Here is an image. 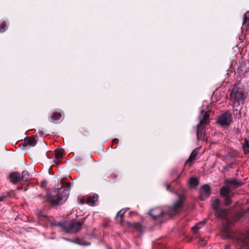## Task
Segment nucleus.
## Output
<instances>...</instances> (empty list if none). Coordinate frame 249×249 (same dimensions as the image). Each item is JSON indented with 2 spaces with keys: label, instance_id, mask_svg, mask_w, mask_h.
<instances>
[{
  "label": "nucleus",
  "instance_id": "obj_1",
  "mask_svg": "<svg viewBox=\"0 0 249 249\" xmlns=\"http://www.w3.org/2000/svg\"><path fill=\"white\" fill-rule=\"evenodd\" d=\"M183 205V197L181 196H179L178 199L174 203L173 205L168 207L166 213L161 208L156 207L151 209L149 211V214L154 220L161 224L169 216H174L179 213L182 209Z\"/></svg>",
  "mask_w": 249,
  "mask_h": 249
},
{
  "label": "nucleus",
  "instance_id": "obj_2",
  "mask_svg": "<svg viewBox=\"0 0 249 249\" xmlns=\"http://www.w3.org/2000/svg\"><path fill=\"white\" fill-rule=\"evenodd\" d=\"M69 192V189L61 188L48 190L43 201L49 203L52 206L60 205L68 198Z\"/></svg>",
  "mask_w": 249,
  "mask_h": 249
},
{
  "label": "nucleus",
  "instance_id": "obj_3",
  "mask_svg": "<svg viewBox=\"0 0 249 249\" xmlns=\"http://www.w3.org/2000/svg\"><path fill=\"white\" fill-rule=\"evenodd\" d=\"M85 220V218L78 221L71 220L63 223H59L58 225L60 226L63 231L67 233H75L80 231Z\"/></svg>",
  "mask_w": 249,
  "mask_h": 249
},
{
  "label": "nucleus",
  "instance_id": "obj_4",
  "mask_svg": "<svg viewBox=\"0 0 249 249\" xmlns=\"http://www.w3.org/2000/svg\"><path fill=\"white\" fill-rule=\"evenodd\" d=\"M210 112L205 111L204 110L201 111V114L199 116V123L197 124L196 135L198 140H204L205 134L203 133V125H207L210 122Z\"/></svg>",
  "mask_w": 249,
  "mask_h": 249
},
{
  "label": "nucleus",
  "instance_id": "obj_5",
  "mask_svg": "<svg viewBox=\"0 0 249 249\" xmlns=\"http://www.w3.org/2000/svg\"><path fill=\"white\" fill-rule=\"evenodd\" d=\"M231 101L234 106H238L244 100V94L242 90L233 88L231 92Z\"/></svg>",
  "mask_w": 249,
  "mask_h": 249
},
{
  "label": "nucleus",
  "instance_id": "obj_6",
  "mask_svg": "<svg viewBox=\"0 0 249 249\" xmlns=\"http://www.w3.org/2000/svg\"><path fill=\"white\" fill-rule=\"evenodd\" d=\"M233 239L236 240L240 246L238 249H249V231L246 234L239 233L236 235Z\"/></svg>",
  "mask_w": 249,
  "mask_h": 249
},
{
  "label": "nucleus",
  "instance_id": "obj_7",
  "mask_svg": "<svg viewBox=\"0 0 249 249\" xmlns=\"http://www.w3.org/2000/svg\"><path fill=\"white\" fill-rule=\"evenodd\" d=\"M232 121V117L230 111L221 114L217 118V122L222 126H229Z\"/></svg>",
  "mask_w": 249,
  "mask_h": 249
},
{
  "label": "nucleus",
  "instance_id": "obj_8",
  "mask_svg": "<svg viewBox=\"0 0 249 249\" xmlns=\"http://www.w3.org/2000/svg\"><path fill=\"white\" fill-rule=\"evenodd\" d=\"M211 187L208 184L203 185L199 191V198L201 200L204 201L208 198L211 195Z\"/></svg>",
  "mask_w": 249,
  "mask_h": 249
},
{
  "label": "nucleus",
  "instance_id": "obj_9",
  "mask_svg": "<svg viewBox=\"0 0 249 249\" xmlns=\"http://www.w3.org/2000/svg\"><path fill=\"white\" fill-rule=\"evenodd\" d=\"M36 144V141L34 137H26L23 142L20 144V146L24 147L35 146Z\"/></svg>",
  "mask_w": 249,
  "mask_h": 249
},
{
  "label": "nucleus",
  "instance_id": "obj_10",
  "mask_svg": "<svg viewBox=\"0 0 249 249\" xmlns=\"http://www.w3.org/2000/svg\"><path fill=\"white\" fill-rule=\"evenodd\" d=\"M9 177L10 181L14 184H17L19 181L20 182V174L17 172L10 173Z\"/></svg>",
  "mask_w": 249,
  "mask_h": 249
},
{
  "label": "nucleus",
  "instance_id": "obj_11",
  "mask_svg": "<svg viewBox=\"0 0 249 249\" xmlns=\"http://www.w3.org/2000/svg\"><path fill=\"white\" fill-rule=\"evenodd\" d=\"M228 212V209L220 208L215 211V215L221 219H224L227 216Z\"/></svg>",
  "mask_w": 249,
  "mask_h": 249
},
{
  "label": "nucleus",
  "instance_id": "obj_12",
  "mask_svg": "<svg viewBox=\"0 0 249 249\" xmlns=\"http://www.w3.org/2000/svg\"><path fill=\"white\" fill-rule=\"evenodd\" d=\"M231 190L228 185L225 184L220 189V194L222 196H229Z\"/></svg>",
  "mask_w": 249,
  "mask_h": 249
},
{
  "label": "nucleus",
  "instance_id": "obj_13",
  "mask_svg": "<svg viewBox=\"0 0 249 249\" xmlns=\"http://www.w3.org/2000/svg\"><path fill=\"white\" fill-rule=\"evenodd\" d=\"M198 154V151L196 149H194L191 153L189 159L186 161L185 165H187L189 163L191 165V162L196 159V156Z\"/></svg>",
  "mask_w": 249,
  "mask_h": 249
},
{
  "label": "nucleus",
  "instance_id": "obj_14",
  "mask_svg": "<svg viewBox=\"0 0 249 249\" xmlns=\"http://www.w3.org/2000/svg\"><path fill=\"white\" fill-rule=\"evenodd\" d=\"M225 184L231 185L234 187H239L242 185V183L238 182L236 179H227L226 180Z\"/></svg>",
  "mask_w": 249,
  "mask_h": 249
},
{
  "label": "nucleus",
  "instance_id": "obj_15",
  "mask_svg": "<svg viewBox=\"0 0 249 249\" xmlns=\"http://www.w3.org/2000/svg\"><path fill=\"white\" fill-rule=\"evenodd\" d=\"M31 178L30 174L26 170L23 171L20 177V182H27Z\"/></svg>",
  "mask_w": 249,
  "mask_h": 249
},
{
  "label": "nucleus",
  "instance_id": "obj_16",
  "mask_svg": "<svg viewBox=\"0 0 249 249\" xmlns=\"http://www.w3.org/2000/svg\"><path fill=\"white\" fill-rule=\"evenodd\" d=\"M98 199V196L97 194H94L92 196H90L88 197L87 202L89 205L93 206L97 201Z\"/></svg>",
  "mask_w": 249,
  "mask_h": 249
},
{
  "label": "nucleus",
  "instance_id": "obj_17",
  "mask_svg": "<svg viewBox=\"0 0 249 249\" xmlns=\"http://www.w3.org/2000/svg\"><path fill=\"white\" fill-rule=\"evenodd\" d=\"M127 209H123L118 212L117 213L116 219L119 221L120 223H122L124 213L127 211Z\"/></svg>",
  "mask_w": 249,
  "mask_h": 249
},
{
  "label": "nucleus",
  "instance_id": "obj_18",
  "mask_svg": "<svg viewBox=\"0 0 249 249\" xmlns=\"http://www.w3.org/2000/svg\"><path fill=\"white\" fill-rule=\"evenodd\" d=\"M242 148L245 155L249 153V141L247 139H245L244 140Z\"/></svg>",
  "mask_w": 249,
  "mask_h": 249
},
{
  "label": "nucleus",
  "instance_id": "obj_19",
  "mask_svg": "<svg viewBox=\"0 0 249 249\" xmlns=\"http://www.w3.org/2000/svg\"><path fill=\"white\" fill-rule=\"evenodd\" d=\"M61 113L59 112L55 111L52 114L51 119L53 121H59L61 119Z\"/></svg>",
  "mask_w": 249,
  "mask_h": 249
},
{
  "label": "nucleus",
  "instance_id": "obj_20",
  "mask_svg": "<svg viewBox=\"0 0 249 249\" xmlns=\"http://www.w3.org/2000/svg\"><path fill=\"white\" fill-rule=\"evenodd\" d=\"M212 206L214 212L220 208V200L218 198L215 199L212 201Z\"/></svg>",
  "mask_w": 249,
  "mask_h": 249
},
{
  "label": "nucleus",
  "instance_id": "obj_21",
  "mask_svg": "<svg viewBox=\"0 0 249 249\" xmlns=\"http://www.w3.org/2000/svg\"><path fill=\"white\" fill-rule=\"evenodd\" d=\"M190 185L191 187H195L197 186L199 184V180L198 179L195 177L191 178L190 179Z\"/></svg>",
  "mask_w": 249,
  "mask_h": 249
},
{
  "label": "nucleus",
  "instance_id": "obj_22",
  "mask_svg": "<svg viewBox=\"0 0 249 249\" xmlns=\"http://www.w3.org/2000/svg\"><path fill=\"white\" fill-rule=\"evenodd\" d=\"M249 21V11H248L244 15L243 26L244 27L247 26L248 22Z\"/></svg>",
  "mask_w": 249,
  "mask_h": 249
},
{
  "label": "nucleus",
  "instance_id": "obj_23",
  "mask_svg": "<svg viewBox=\"0 0 249 249\" xmlns=\"http://www.w3.org/2000/svg\"><path fill=\"white\" fill-rule=\"evenodd\" d=\"M8 25L6 21H4L0 24V32L3 33L8 29Z\"/></svg>",
  "mask_w": 249,
  "mask_h": 249
},
{
  "label": "nucleus",
  "instance_id": "obj_24",
  "mask_svg": "<svg viewBox=\"0 0 249 249\" xmlns=\"http://www.w3.org/2000/svg\"><path fill=\"white\" fill-rule=\"evenodd\" d=\"M204 222H201L197 223L195 226L192 228V230L193 232L196 233L198 230L200 228V226H202L204 225Z\"/></svg>",
  "mask_w": 249,
  "mask_h": 249
},
{
  "label": "nucleus",
  "instance_id": "obj_25",
  "mask_svg": "<svg viewBox=\"0 0 249 249\" xmlns=\"http://www.w3.org/2000/svg\"><path fill=\"white\" fill-rule=\"evenodd\" d=\"M63 152L61 149H56L55 151V159H56L57 160H59L61 159L63 157Z\"/></svg>",
  "mask_w": 249,
  "mask_h": 249
},
{
  "label": "nucleus",
  "instance_id": "obj_26",
  "mask_svg": "<svg viewBox=\"0 0 249 249\" xmlns=\"http://www.w3.org/2000/svg\"><path fill=\"white\" fill-rule=\"evenodd\" d=\"M66 240H68V241H71V242H74V243H76L79 245H84V246H86V245H89L90 244L89 243H87V242H85V241H82L81 240L79 239H76L75 240V241H72V240H69V239H65Z\"/></svg>",
  "mask_w": 249,
  "mask_h": 249
},
{
  "label": "nucleus",
  "instance_id": "obj_27",
  "mask_svg": "<svg viewBox=\"0 0 249 249\" xmlns=\"http://www.w3.org/2000/svg\"><path fill=\"white\" fill-rule=\"evenodd\" d=\"M10 197L9 194L7 193L3 194L0 196V202L5 201Z\"/></svg>",
  "mask_w": 249,
  "mask_h": 249
},
{
  "label": "nucleus",
  "instance_id": "obj_28",
  "mask_svg": "<svg viewBox=\"0 0 249 249\" xmlns=\"http://www.w3.org/2000/svg\"><path fill=\"white\" fill-rule=\"evenodd\" d=\"M61 183L65 187L70 188L71 186V183L67 182L66 178H63L60 181Z\"/></svg>",
  "mask_w": 249,
  "mask_h": 249
},
{
  "label": "nucleus",
  "instance_id": "obj_29",
  "mask_svg": "<svg viewBox=\"0 0 249 249\" xmlns=\"http://www.w3.org/2000/svg\"><path fill=\"white\" fill-rule=\"evenodd\" d=\"M225 197L224 202L225 205H230L231 203V200L230 197V196H224Z\"/></svg>",
  "mask_w": 249,
  "mask_h": 249
},
{
  "label": "nucleus",
  "instance_id": "obj_30",
  "mask_svg": "<svg viewBox=\"0 0 249 249\" xmlns=\"http://www.w3.org/2000/svg\"><path fill=\"white\" fill-rule=\"evenodd\" d=\"M135 229L140 230L141 229L142 226L141 224L139 223H135L132 225Z\"/></svg>",
  "mask_w": 249,
  "mask_h": 249
},
{
  "label": "nucleus",
  "instance_id": "obj_31",
  "mask_svg": "<svg viewBox=\"0 0 249 249\" xmlns=\"http://www.w3.org/2000/svg\"><path fill=\"white\" fill-rule=\"evenodd\" d=\"M38 217L39 219H41V218L43 217H46V216L45 215H43L42 214V213H38Z\"/></svg>",
  "mask_w": 249,
  "mask_h": 249
},
{
  "label": "nucleus",
  "instance_id": "obj_32",
  "mask_svg": "<svg viewBox=\"0 0 249 249\" xmlns=\"http://www.w3.org/2000/svg\"><path fill=\"white\" fill-rule=\"evenodd\" d=\"M119 141L117 139H114L113 140V143H117Z\"/></svg>",
  "mask_w": 249,
  "mask_h": 249
},
{
  "label": "nucleus",
  "instance_id": "obj_33",
  "mask_svg": "<svg viewBox=\"0 0 249 249\" xmlns=\"http://www.w3.org/2000/svg\"><path fill=\"white\" fill-rule=\"evenodd\" d=\"M224 249H231L230 246L229 245L225 246Z\"/></svg>",
  "mask_w": 249,
  "mask_h": 249
},
{
  "label": "nucleus",
  "instance_id": "obj_34",
  "mask_svg": "<svg viewBox=\"0 0 249 249\" xmlns=\"http://www.w3.org/2000/svg\"><path fill=\"white\" fill-rule=\"evenodd\" d=\"M39 133L41 135H43L45 134V133L43 132V131H40L39 132Z\"/></svg>",
  "mask_w": 249,
  "mask_h": 249
},
{
  "label": "nucleus",
  "instance_id": "obj_35",
  "mask_svg": "<svg viewBox=\"0 0 249 249\" xmlns=\"http://www.w3.org/2000/svg\"><path fill=\"white\" fill-rule=\"evenodd\" d=\"M166 186H167V189L168 190H170V185H166Z\"/></svg>",
  "mask_w": 249,
  "mask_h": 249
},
{
  "label": "nucleus",
  "instance_id": "obj_36",
  "mask_svg": "<svg viewBox=\"0 0 249 249\" xmlns=\"http://www.w3.org/2000/svg\"><path fill=\"white\" fill-rule=\"evenodd\" d=\"M38 197H41V195H39L38 196Z\"/></svg>",
  "mask_w": 249,
  "mask_h": 249
},
{
  "label": "nucleus",
  "instance_id": "obj_37",
  "mask_svg": "<svg viewBox=\"0 0 249 249\" xmlns=\"http://www.w3.org/2000/svg\"><path fill=\"white\" fill-rule=\"evenodd\" d=\"M21 189V188H18V190H20V189Z\"/></svg>",
  "mask_w": 249,
  "mask_h": 249
},
{
  "label": "nucleus",
  "instance_id": "obj_38",
  "mask_svg": "<svg viewBox=\"0 0 249 249\" xmlns=\"http://www.w3.org/2000/svg\"><path fill=\"white\" fill-rule=\"evenodd\" d=\"M180 176V175H179L178 176V178H179Z\"/></svg>",
  "mask_w": 249,
  "mask_h": 249
}]
</instances>
